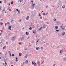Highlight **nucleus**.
<instances>
[{
    "mask_svg": "<svg viewBox=\"0 0 66 66\" xmlns=\"http://www.w3.org/2000/svg\"><path fill=\"white\" fill-rule=\"evenodd\" d=\"M27 50V48H26L25 49V50Z\"/></svg>",
    "mask_w": 66,
    "mask_h": 66,
    "instance_id": "60",
    "label": "nucleus"
},
{
    "mask_svg": "<svg viewBox=\"0 0 66 66\" xmlns=\"http://www.w3.org/2000/svg\"><path fill=\"white\" fill-rule=\"evenodd\" d=\"M10 4H11V3H10L8 5H10Z\"/></svg>",
    "mask_w": 66,
    "mask_h": 66,
    "instance_id": "42",
    "label": "nucleus"
},
{
    "mask_svg": "<svg viewBox=\"0 0 66 66\" xmlns=\"http://www.w3.org/2000/svg\"><path fill=\"white\" fill-rule=\"evenodd\" d=\"M48 14V13L47 12L45 14L46 15H47Z\"/></svg>",
    "mask_w": 66,
    "mask_h": 66,
    "instance_id": "38",
    "label": "nucleus"
},
{
    "mask_svg": "<svg viewBox=\"0 0 66 66\" xmlns=\"http://www.w3.org/2000/svg\"><path fill=\"white\" fill-rule=\"evenodd\" d=\"M60 28H63V26H60Z\"/></svg>",
    "mask_w": 66,
    "mask_h": 66,
    "instance_id": "40",
    "label": "nucleus"
},
{
    "mask_svg": "<svg viewBox=\"0 0 66 66\" xmlns=\"http://www.w3.org/2000/svg\"><path fill=\"white\" fill-rule=\"evenodd\" d=\"M20 0V2H21V1H22L23 0Z\"/></svg>",
    "mask_w": 66,
    "mask_h": 66,
    "instance_id": "43",
    "label": "nucleus"
},
{
    "mask_svg": "<svg viewBox=\"0 0 66 66\" xmlns=\"http://www.w3.org/2000/svg\"><path fill=\"white\" fill-rule=\"evenodd\" d=\"M25 63V62H24L23 63V64L22 63H21V65H22V66H23V64H24V63Z\"/></svg>",
    "mask_w": 66,
    "mask_h": 66,
    "instance_id": "19",
    "label": "nucleus"
},
{
    "mask_svg": "<svg viewBox=\"0 0 66 66\" xmlns=\"http://www.w3.org/2000/svg\"><path fill=\"white\" fill-rule=\"evenodd\" d=\"M5 65L4 66H6V65H7V63H6V62H5Z\"/></svg>",
    "mask_w": 66,
    "mask_h": 66,
    "instance_id": "22",
    "label": "nucleus"
},
{
    "mask_svg": "<svg viewBox=\"0 0 66 66\" xmlns=\"http://www.w3.org/2000/svg\"><path fill=\"white\" fill-rule=\"evenodd\" d=\"M54 21H56V19H55V20H54Z\"/></svg>",
    "mask_w": 66,
    "mask_h": 66,
    "instance_id": "59",
    "label": "nucleus"
},
{
    "mask_svg": "<svg viewBox=\"0 0 66 66\" xmlns=\"http://www.w3.org/2000/svg\"><path fill=\"white\" fill-rule=\"evenodd\" d=\"M9 23H9V22H8L7 23V24H9Z\"/></svg>",
    "mask_w": 66,
    "mask_h": 66,
    "instance_id": "49",
    "label": "nucleus"
},
{
    "mask_svg": "<svg viewBox=\"0 0 66 66\" xmlns=\"http://www.w3.org/2000/svg\"><path fill=\"white\" fill-rule=\"evenodd\" d=\"M47 24H49V22H47Z\"/></svg>",
    "mask_w": 66,
    "mask_h": 66,
    "instance_id": "64",
    "label": "nucleus"
},
{
    "mask_svg": "<svg viewBox=\"0 0 66 66\" xmlns=\"http://www.w3.org/2000/svg\"><path fill=\"white\" fill-rule=\"evenodd\" d=\"M58 26H55L54 29L55 30H57L58 29Z\"/></svg>",
    "mask_w": 66,
    "mask_h": 66,
    "instance_id": "3",
    "label": "nucleus"
},
{
    "mask_svg": "<svg viewBox=\"0 0 66 66\" xmlns=\"http://www.w3.org/2000/svg\"><path fill=\"white\" fill-rule=\"evenodd\" d=\"M62 50H61L60 51V54H61V52H62Z\"/></svg>",
    "mask_w": 66,
    "mask_h": 66,
    "instance_id": "29",
    "label": "nucleus"
},
{
    "mask_svg": "<svg viewBox=\"0 0 66 66\" xmlns=\"http://www.w3.org/2000/svg\"><path fill=\"white\" fill-rule=\"evenodd\" d=\"M27 56H28V55L27 54L26 56H25V57L26 59H27Z\"/></svg>",
    "mask_w": 66,
    "mask_h": 66,
    "instance_id": "18",
    "label": "nucleus"
},
{
    "mask_svg": "<svg viewBox=\"0 0 66 66\" xmlns=\"http://www.w3.org/2000/svg\"><path fill=\"white\" fill-rule=\"evenodd\" d=\"M21 44V43H20V42L19 43V45H20V44Z\"/></svg>",
    "mask_w": 66,
    "mask_h": 66,
    "instance_id": "52",
    "label": "nucleus"
},
{
    "mask_svg": "<svg viewBox=\"0 0 66 66\" xmlns=\"http://www.w3.org/2000/svg\"><path fill=\"white\" fill-rule=\"evenodd\" d=\"M21 55H22V54L21 53H19V56H21Z\"/></svg>",
    "mask_w": 66,
    "mask_h": 66,
    "instance_id": "14",
    "label": "nucleus"
},
{
    "mask_svg": "<svg viewBox=\"0 0 66 66\" xmlns=\"http://www.w3.org/2000/svg\"><path fill=\"white\" fill-rule=\"evenodd\" d=\"M39 16H40H40H41V15H40V13H39Z\"/></svg>",
    "mask_w": 66,
    "mask_h": 66,
    "instance_id": "37",
    "label": "nucleus"
},
{
    "mask_svg": "<svg viewBox=\"0 0 66 66\" xmlns=\"http://www.w3.org/2000/svg\"><path fill=\"white\" fill-rule=\"evenodd\" d=\"M49 43H48L46 44V45H49Z\"/></svg>",
    "mask_w": 66,
    "mask_h": 66,
    "instance_id": "53",
    "label": "nucleus"
},
{
    "mask_svg": "<svg viewBox=\"0 0 66 66\" xmlns=\"http://www.w3.org/2000/svg\"><path fill=\"white\" fill-rule=\"evenodd\" d=\"M62 60L63 61H66V57L63 58Z\"/></svg>",
    "mask_w": 66,
    "mask_h": 66,
    "instance_id": "7",
    "label": "nucleus"
},
{
    "mask_svg": "<svg viewBox=\"0 0 66 66\" xmlns=\"http://www.w3.org/2000/svg\"><path fill=\"white\" fill-rule=\"evenodd\" d=\"M17 59H18V58H17V57H16V60H17Z\"/></svg>",
    "mask_w": 66,
    "mask_h": 66,
    "instance_id": "56",
    "label": "nucleus"
},
{
    "mask_svg": "<svg viewBox=\"0 0 66 66\" xmlns=\"http://www.w3.org/2000/svg\"><path fill=\"white\" fill-rule=\"evenodd\" d=\"M13 21H14V20H11V22H13Z\"/></svg>",
    "mask_w": 66,
    "mask_h": 66,
    "instance_id": "47",
    "label": "nucleus"
},
{
    "mask_svg": "<svg viewBox=\"0 0 66 66\" xmlns=\"http://www.w3.org/2000/svg\"><path fill=\"white\" fill-rule=\"evenodd\" d=\"M15 55L14 54H12V56H14Z\"/></svg>",
    "mask_w": 66,
    "mask_h": 66,
    "instance_id": "26",
    "label": "nucleus"
},
{
    "mask_svg": "<svg viewBox=\"0 0 66 66\" xmlns=\"http://www.w3.org/2000/svg\"><path fill=\"white\" fill-rule=\"evenodd\" d=\"M16 11H19V10H18V9H16Z\"/></svg>",
    "mask_w": 66,
    "mask_h": 66,
    "instance_id": "50",
    "label": "nucleus"
},
{
    "mask_svg": "<svg viewBox=\"0 0 66 66\" xmlns=\"http://www.w3.org/2000/svg\"><path fill=\"white\" fill-rule=\"evenodd\" d=\"M10 55H11V52H10Z\"/></svg>",
    "mask_w": 66,
    "mask_h": 66,
    "instance_id": "55",
    "label": "nucleus"
},
{
    "mask_svg": "<svg viewBox=\"0 0 66 66\" xmlns=\"http://www.w3.org/2000/svg\"><path fill=\"white\" fill-rule=\"evenodd\" d=\"M8 44H9V42H7L6 43V44H7V45Z\"/></svg>",
    "mask_w": 66,
    "mask_h": 66,
    "instance_id": "30",
    "label": "nucleus"
},
{
    "mask_svg": "<svg viewBox=\"0 0 66 66\" xmlns=\"http://www.w3.org/2000/svg\"><path fill=\"white\" fill-rule=\"evenodd\" d=\"M46 27H47V25L46 24H44L43 26V29H44L45 28H46Z\"/></svg>",
    "mask_w": 66,
    "mask_h": 66,
    "instance_id": "4",
    "label": "nucleus"
},
{
    "mask_svg": "<svg viewBox=\"0 0 66 66\" xmlns=\"http://www.w3.org/2000/svg\"><path fill=\"white\" fill-rule=\"evenodd\" d=\"M0 24H1V25H2V24H3V23L1 22L0 23Z\"/></svg>",
    "mask_w": 66,
    "mask_h": 66,
    "instance_id": "32",
    "label": "nucleus"
},
{
    "mask_svg": "<svg viewBox=\"0 0 66 66\" xmlns=\"http://www.w3.org/2000/svg\"><path fill=\"white\" fill-rule=\"evenodd\" d=\"M37 64H38V66H40V62L39 61L37 62Z\"/></svg>",
    "mask_w": 66,
    "mask_h": 66,
    "instance_id": "2",
    "label": "nucleus"
},
{
    "mask_svg": "<svg viewBox=\"0 0 66 66\" xmlns=\"http://www.w3.org/2000/svg\"><path fill=\"white\" fill-rule=\"evenodd\" d=\"M43 15H45V13H43Z\"/></svg>",
    "mask_w": 66,
    "mask_h": 66,
    "instance_id": "48",
    "label": "nucleus"
},
{
    "mask_svg": "<svg viewBox=\"0 0 66 66\" xmlns=\"http://www.w3.org/2000/svg\"><path fill=\"white\" fill-rule=\"evenodd\" d=\"M3 65H4V63H3Z\"/></svg>",
    "mask_w": 66,
    "mask_h": 66,
    "instance_id": "62",
    "label": "nucleus"
},
{
    "mask_svg": "<svg viewBox=\"0 0 66 66\" xmlns=\"http://www.w3.org/2000/svg\"><path fill=\"white\" fill-rule=\"evenodd\" d=\"M43 28V27H41L39 29V30H41V29Z\"/></svg>",
    "mask_w": 66,
    "mask_h": 66,
    "instance_id": "15",
    "label": "nucleus"
},
{
    "mask_svg": "<svg viewBox=\"0 0 66 66\" xmlns=\"http://www.w3.org/2000/svg\"><path fill=\"white\" fill-rule=\"evenodd\" d=\"M12 34H13V33L12 32H11L10 34H9V35H12Z\"/></svg>",
    "mask_w": 66,
    "mask_h": 66,
    "instance_id": "27",
    "label": "nucleus"
},
{
    "mask_svg": "<svg viewBox=\"0 0 66 66\" xmlns=\"http://www.w3.org/2000/svg\"><path fill=\"white\" fill-rule=\"evenodd\" d=\"M18 60H16V62H18Z\"/></svg>",
    "mask_w": 66,
    "mask_h": 66,
    "instance_id": "54",
    "label": "nucleus"
},
{
    "mask_svg": "<svg viewBox=\"0 0 66 66\" xmlns=\"http://www.w3.org/2000/svg\"><path fill=\"white\" fill-rule=\"evenodd\" d=\"M65 29V27H64V28H62V30H64Z\"/></svg>",
    "mask_w": 66,
    "mask_h": 66,
    "instance_id": "24",
    "label": "nucleus"
},
{
    "mask_svg": "<svg viewBox=\"0 0 66 66\" xmlns=\"http://www.w3.org/2000/svg\"><path fill=\"white\" fill-rule=\"evenodd\" d=\"M29 39V37H28V38L27 39Z\"/></svg>",
    "mask_w": 66,
    "mask_h": 66,
    "instance_id": "63",
    "label": "nucleus"
},
{
    "mask_svg": "<svg viewBox=\"0 0 66 66\" xmlns=\"http://www.w3.org/2000/svg\"><path fill=\"white\" fill-rule=\"evenodd\" d=\"M31 2H32V4L33 3V1L32 0L31 1Z\"/></svg>",
    "mask_w": 66,
    "mask_h": 66,
    "instance_id": "33",
    "label": "nucleus"
},
{
    "mask_svg": "<svg viewBox=\"0 0 66 66\" xmlns=\"http://www.w3.org/2000/svg\"><path fill=\"white\" fill-rule=\"evenodd\" d=\"M20 12V10H19V11H18V12L19 14Z\"/></svg>",
    "mask_w": 66,
    "mask_h": 66,
    "instance_id": "36",
    "label": "nucleus"
},
{
    "mask_svg": "<svg viewBox=\"0 0 66 66\" xmlns=\"http://www.w3.org/2000/svg\"><path fill=\"white\" fill-rule=\"evenodd\" d=\"M33 33L34 34H35V33H36L35 32V31H33Z\"/></svg>",
    "mask_w": 66,
    "mask_h": 66,
    "instance_id": "44",
    "label": "nucleus"
},
{
    "mask_svg": "<svg viewBox=\"0 0 66 66\" xmlns=\"http://www.w3.org/2000/svg\"><path fill=\"white\" fill-rule=\"evenodd\" d=\"M32 28H31V27H30L29 28V30H32Z\"/></svg>",
    "mask_w": 66,
    "mask_h": 66,
    "instance_id": "28",
    "label": "nucleus"
},
{
    "mask_svg": "<svg viewBox=\"0 0 66 66\" xmlns=\"http://www.w3.org/2000/svg\"><path fill=\"white\" fill-rule=\"evenodd\" d=\"M26 35H29V33L28 32H26Z\"/></svg>",
    "mask_w": 66,
    "mask_h": 66,
    "instance_id": "11",
    "label": "nucleus"
},
{
    "mask_svg": "<svg viewBox=\"0 0 66 66\" xmlns=\"http://www.w3.org/2000/svg\"><path fill=\"white\" fill-rule=\"evenodd\" d=\"M34 66H37V65L36 64V63L35 62H34Z\"/></svg>",
    "mask_w": 66,
    "mask_h": 66,
    "instance_id": "10",
    "label": "nucleus"
},
{
    "mask_svg": "<svg viewBox=\"0 0 66 66\" xmlns=\"http://www.w3.org/2000/svg\"><path fill=\"white\" fill-rule=\"evenodd\" d=\"M40 49L41 50H43L44 49V48L43 47H41Z\"/></svg>",
    "mask_w": 66,
    "mask_h": 66,
    "instance_id": "16",
    "label": "nucleus"
},
{
    "mask_svg": "<svg viewBox=\"0 0 66 66\" xmlns=\"http://www.w3.org/2000/svg\"><path fill=\"white\" fill-rule=\"evenodd\" d=\"M11 4H13V1L11 2Z\"/></svg>",
    "mask_w": 66,
    "mask_h": 66,
    "instance_id": "39",
    "label": "nucleus"
},
{
    "mask_svg": "<svg viewBox=\"0 0 66 66\" xmlns=\"http://www.w3.org/2000/svg\"><path fill=\"white\" fill-rule=\"evenodd\" d=\"M65 34V32H61V35H62V36H64Z\"/></svg>",
    "mask_w": 66,
    "mask_h": 66,
    "instance_id": "5",
    "label": "nucleus"
},
{
    "mask_svg": "<svg viewBox=\"0 0 66 66\" xmlns=\"http://www.w3.org/2000/svg\"><path fill=\"white\" fill-rule=\"evenodd\" d=\"M7 1H6V0H4V3H6V2Z\"/></svg>",
    "mask_w": 66,
    "mask_h": 66,
    "instance_id": "17",
    "label": "nucleus"
},
{
    "mask_svg": "<svg viewBox=\"0 0 66 66\" xmlns=\"http://www.w3.org/2000/svg\"><path fill=\"white\" fill-rule=\"evenodd\" d=\"M62 8H63V9H65V6L63 5L62 6Z\"/></svg>",
    "mask_w": 66,
    "mask_h": 66,
    "instance_id": "13",
    "label": "nucleus"
},
{
    "mask_svg": "<svg viewBox=\"0 0 66 66\" xmlns=\"http://www.w3.org/2000/svg\"><path fill=\"white\" fill-rule=\"evenodd\" d=\"M6 46H4L3 47V49H5V48H6Z\"/></svg>",
    "mask_w": 66,
    "mask_h": 66,
    "instance_id": "25",
    "label": "nucleus"
},
{
    "mask_svg": "<svg viewBox=\"0 0 66 66\" xmlns=\"http://www.w3.org/2000/svg\"><path fill=\"white\" fill-rule=\"evenodd\" d=\"M10 9V7H9L8 8V9H7V10H9V9Z\"/></svg>",
    "mask_w": 66,
    "mask_h": 66,
    "instance_id": "45",
    "label": "nucleus"
},
{
    "mask_svg": "<svg viewBox=\"0 0 66 66\" xmlns=\"http://www.w3.org/2000/svg\"><path fill=\"white\" fill-rule=\"evenodd\" d=\"M15 37H16L15 36H14L13 37H12V40L14 41V40L15 39Z\"/></svg>",
    "mask_w": 66,
    "mask_h": 66,
    "instance_id": "6",
    "label": "nucleus"
},
{
    "mask_svg": "<svg viewBox=\"0 0 66 66\" xmlns=\"http://www.w3.org/2000/svg\"><path fill=\"white\" fill-rule=\"evenodd\" d=\"M56 32H59V30H56Z\"/></svg>",
    "mask_w": 66,
    "mask_h": 66,
    "instance_id": "34",
    "label": "nucleus"
},
{
    "mask_svg": "<svg viewBox=\"0 0 66 66\" xmlns=\"http://www.w3.org/2000/svg\"><path fill=\"white\" fill-rule=\"evenodd\" d=\"M56 23H60L58 22H57Z\"/></svg>",
    "mask_w": 66,
    "mask_h": 66,
    "instance_id": "51",
    "label": "nucleus"
},
{
    "mask_svg": "<svg viewBox=\"0 0 66 66\" xmlns=\"http://www.w3.org/2000/svg\"><path fill=\"white\" fill-rule=\"evenodd\" d=\"M11 26H9V27L8 28V30H10V29H11Z\"/></svg>",
    "mask_w": 66,
    "mask_h": 66,
    "instance_id": "12",
    "label": "nucleus"
},
{
    "mask_svg": "<svg viewBox=\"0 0 66 66\" xmlns=\"http://www.w3.org/2000/svg\"><path fill=\"white\" fill-rule=\"evenodd\" d=\"M1 34H2V33H0V36H1Z\"/></svg>",
    "mask_w": 66,
    "mask_h": 66,
    "instance_id": "57",
    "label": "nucleus"
},
{
    "mask_svg": "<svg viewBox=\"0 0 66 66\" xmlns=\"http://www.w3.org/2000/svg\"><path fill=\"white\" fill-rule=\"evenodd\" d=\"M32 64H34V63L33 62H32Z\"/></svg>",
    "mask_w": 66,
    "mask_h": 66,
    "instance_id": "58",
    "label": "nucleus"
},
{
    "mask_svg": "<svg viewBox=\"0 0 66 66\" xmlns=\"http://www.w3.org/2000/svg\"><path fill=\"white\" fill-rule=\"evenodd\" d=\"M32 8H34V6L35 5V4L32 3Z\"/></svg>",
    "mask_w": 66,
    "mask_h": 66,
    "instance_id": "8",
    "label": "nucleus"
},
{
    "mask_svg": "<svg viewBox=\"0 0 66 66\" xmlns=\"http://www.w3.org/2000/svg\"><path fill=\"white\" fill-rule=\"evenodd\" d=\"M24 37H20L18 39V41H19V42H21L22 41V40H24Z\"/></svg>",
    "mask_w": 66,
    "mask_h": 66,
    "instance_id": "1",
    "label": "nucleus"
},
{
    "mask_svg": "<svg viewBox=\"0 0 66 66\" xmlns=\"http://www.w3.org/2000/svg\"><path fill=\"white\" fill-rule=\"evenodd\" d=\"M39 49V47H37L36 48V50H38V49Z\"/></svg>",
    "mask_w": 66,
    "mask_h": 66,
    "instance_id": "20",
    "label": "nucleus"
},
{
    "mask_svg": "<svg viewBox=\"0 0 66 66\" xmlns=\"http://www.w3.org/2000/svg\"><path fill=\"white\" fill-rule=\"evenodd\" d=\"M29 18V16H27L26 18V20H28V19Z\"/></svg>",
    "mask_w": 66,
    "mask_h": 66,
    "instance_id": "9",
    "label": "nucleus"
},
{
    "mask_svg": "<svg viewBox=\"0 0 66 66\" xmlns=\"http://www.w3.org/2000/svg\"><path fill=\"white\" fill-rule=\"evenodd\" d=\"M2 3V1H0V3Z\"/></svg>",
    "mask_w": 66,
    "mask_h": 66,
    "instance_id": "61",
    "label": "nucleus"
},
{
    "mask_svg": "<svg viewBox=\"0 0 66 66\" xmlns=\"http://www.w3.org/2000/svg\"><path fill=\"white\" fill-rule=\"evenodd\" d=\"M39 39H38V40H37V42H36L37 43H38V41H39Z\"/></svg>",
    "mask_w": 66,
    "mask_h": 66,
    "instance_id": "23",
    "label": "nucleus"
},
{
    "mask_svg": "<svg viewBox=\"0 0 66 66\" xmlns=\"http://www.w3.org/2000/svg\"><path fill=\"white\" fill-rule=\"evenodd\" d=\"M25 63H27V64L28 63V60H26L25 61Z\"/></svg>",
    "mask_w": 66,
    "mask_h": 66,
    "instance_id": "21",
    "label": "nucleus"
},
{
    "mask_svg": "<svg viewBox=\"0 0 66 66\" xmlns=\"http://www.w3.org/2000/svg\"><path fill=\"white\" fill-rule=\"evenodd\" d=\"M1 8H2L1 6H0V11H1Z\"/></svg>",
    "mask_w": 66,
    "mask_h": 66,
    "instance_id": "41",
    "label": "nucleus"
},
{
    "mask_svg": "<svg viewBox=\"0 0 66 66\" xmlns=\"http://www.w3.org/2000/svg\"><path fill=\"white\" fill-rule=\"evenodd\" d=\"M4 9L3 10V11H5V7L4 8Z\"/></svg>",
    "mask_w": 66,
    "mask_h": 66,
    "instance_id": "31",
    "label": "nucleus"
},
{
    "mask_svg": "<svg viewBox=\"0 0 66 66\" xmlns=\"http://www.w3.org/2000/svg\"><path fill=\"white\" fill-rule=\"evenodd\" d=\"M4 62H6V60H4Z\"/></svg>",
    "mask_w": 66,
    "mask_h": 66,
    "instance_id": "35",
    "label": "nucleus"
},
{
    "mask_svg": "<svg viewBox=\"0 0 66 66\" xmlns=\"http://www.w3.org/2000/svg\"><path fill=\"white\" fill-rule=\"evenodd\" d=\"M47 7H48V5L46 6V8H47Z\"/></svg>",
    "mask_w": 66,
    "mask_h": 66,
    "instance_id": "46",
    "label": "nucleus"
}]
</instances>
